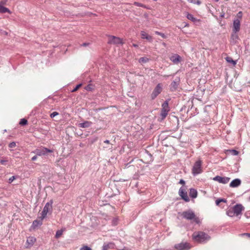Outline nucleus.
<instances>
[{
    "label": "nucleus",
    "mask_w": 250,
    "mask_h": 250,
    "mask_svg": "<svg viewBox=\"0 0 250 250\" xmlns=\"http://www.w3.org/2000/svg\"><path fill=\"white\" fill-rule=\"evenodd\" d=\"M53 204V201L51 200L49 202H47L45 206L44 207L43 210L41 213V216L40 217V219L43 220L44 218L46 217L47 213L49 211L50 209L52 208V205Z\"/></svg>",
    "instance_id": "nucleus-4"
},
{
    "label": "nucleus",
    "mask_w": 250,
    "mask_h": 250,
    "mask_svg": "<svg viewBox=\"0 0 250 250\" xmlns=\"http://www.w3.org/2000/svg\"><path fill=\"white\" fill-rule=\"evenodd\" d=\"M241 184V181L239 179H235L232 180L229 184V187L231 188H237Z\"/></svg>",
    "instance_id": "nucleus-15"
},
{
    "label": "nucleus",
    "mask_w": 250,
    "mask_h": 250,
    "mask_svg": "<svg viewBox=\"0 0 250 250\" xmlns=\"http://www.w3.org/2000/svg\"><path fill=\"white\" fill-rule=\"evenodd\" d=\"M58 114H59V113L57 112H53L52 113H51L50 114V117L51 118H53L55 116L58 115Z\"/></svg>",
    "instance_id": "nucleus-37"
},
{
    "label": "nucleus",
    "mask_w": 250,
    "mask_h": 250,
    "mask_svg": "<svg viewBox=\"0 0 250 250\" xmlns=\"http://www.w3.org/2000/svg\"><path fill=\"white\" fill-rule=\"evenodd\" d=\"M92 125V122L90 121H85L83 123H80L79 124V126L82 128H87L90 126Z\"/></svg>",
    "instance_id": "nucleus-18"
},
{
    "label": "nucleus",
    "mask_w": 250,
    "mask_h": 250,
    "mask_svg": "<svg viewBox=\"0 0 250 250\" xmlns=\"http://www.w3.org/2000/svg\"><path fill=\"white\" fill-rule=\"evenodd\" d=\"M42 224V220L41 219V220H36L33 221L32 224V227L34 229L38 227V226H41Z\"/></svg>",
    "instance_id": "nucleus-21"
},
{
    "label": "nucleus",
    "mask_w": 250,
    "mask_h": 250,
    "mask_svg": "<svg viewBox=\"0 0 250 250\" xmlns=\"http://www.w3.org/2000/svg\"><path fill=\"white\" fill-rule=\"evenodd\" d=\"M182 216L187 220H193L196 224H199L201 223L199 217H197L194 212L191 210L185 211L182 212Z\"/></svg>",
    "instance_id": "nucleus-2"
},
{
    "label": "nucleus",
    "mask_w": 250,
    "mask_h": 250,
    "mask_svg": "<svg viewBox=\"0 0 250 250\" xmlns=\"http://www.w3.org/2000/svg\"><path fill=\"white\" fill-rule=\"evenodd\" d=\"M0 13H8L9 14H11V11L7 8L0 5Z\"/></svg>",
    "instance_id": "nucleus-20"
},
{
    "label": "nucleus",
    "mask_w": 250,
    "mask_h": 250,
    "mask_svg": "<svg viewBox=\"0 0 250 250\" xmlns=\"http://www.w3.org/2000/svg\"><path fill=\"white\" fill-rule=\"evenodd\" d=\"M133 46L134 47H138V45H137V44H133Z\"/></svg>",
    "instance_id": "nucleus-48"
},
{
    "label": "nucleus",
    "mask_w": 250,
    "mask_h": 250,
    "mask_svg": "<svg viewBox=\"0 0 250 250\" xmlns=\"http://www.w3.org/2000/svg\"><path fill=\"white\" fill-rule=\"evenodd\" d=\"M65 229H62L60 230H58L57 231L55 237L57 238H59L61 236V235L62 234L63 232L64 231Z\"/></svg>",
    "instance_id": "nucleus-27"
},
{
    "label": "nucleus",
    "mask_w": 250,
    "mask_h": 250,
    "mask_svg": "<svg viewBox=\"0 0 250 250\" xmlns=\"http://www.w3.org/2000/svg\"><path fill=\"white\" fill-rule=\"evenodd\" d=\"M37 156L36 155V156H33V157L32 158L31 160H32V161H35V160L37 159Z\"/></svg>",
    "instance_id": "nucleus-44"
},
{
    "label": "nucleus",
    "mask_w": 250,
    "mask_h": 250,
    "mask_svg": "<svg viewBox=\"0 0 250 250\" xmlns=\"http://www.w3.org/2000/svg\"><path fill=\"white\" fill-rule=\"evenodd\" d=\"M243 235H247V236H249V237H250V233H244V234H243Z\"/></svg>",
    "instance_id": "nucleus-47"
},
{
    "label": "nucleus",
    "mask_w": 250,
    "mask_h": 250,
    "mask_svg": "<svg viewBox=\"0 0 250 250\" xmlns=\"http://www.w3.org/2000/svg\"><path fill=\"white\" fill-rule=\"evenodd\" d=\"M216 2L218 1L219 0H214Z\"/></svg>",
    "instance_id": "nucleus-49"
},
{
    "label": "nucleus",
    "mask_w": 250,
    "mask_h": 250,
    "mask_svg": "<svg viewBox=\"0 0 250 250\" xmlns=\"http://www.w3.org/2000/svg\"><path fill=\"white\" fill-rule=\"evenodd\" d=\"M8 160L7 159H4V160H1L0 161V163L1 164V165H6V163L8 162Z\"/></svg>",
    "instance_id": "nucleus-36"
},
{
    "label": "nucleus",
    "mask_w": 250,
    "mask_h": 250,
    "mask_svg": "<svg viewBox=\"0 0 250 250\" xmlns=\"http://www.w3.org/2000/svg\"><path fill=\"white\" fill-rule=\"evenodd\" d=\"M89 44V43H83L82 46H87Z\"/></svg>",
    "instance_id": "nucleus-45"
},
{
    "label": "nucleus",
    "mask_w": 250,
    "mask_h": 250,
    "mask_svg": "<svg viewBox=\"0 0 250 250\" xmlns=\"http://www.w3.org/2000/svg\"><path fill=\"white\" fill-rule=\"evenodd\" d=\"M202 161L201 160H198L195 163L192 169L193 174L196 175L202 172Z\"/></svg>",
    "instance_id": "nucleus-5"
},
{
    "label": "nucleus",
    "mask_w": 250,
    "mask_h": 250,
    "mask_svg": "<svg viewBox=\"0 0 250 250\" xmlns=\"http://www.w3.org/2000/svg\"><path fill=\"white\" fill-rule=\"evenodd\" d=\"M189 196L192 198H195L197 196V191L194 188H190L189 190Z\"/></svg>",
    "instance_id": "nucleus-19"
},
{
    "label": "nucleus",
    "mask_w": 250,
    "mask_h": 250,
    "mask_svg": "<svg viewBox=\"0 0 250 250\" xmlns=\"http://www.w3.org/2000/svg\"><path fill=\"white\" fill-rule=\"evenodd\" d=\"M108 43L113 44H123L122 39L114 36H108Z\"/></svg>",
    "instance_id": "nucleus-8"
},
{
    "label": "nucleus",
    "mask_w": 250,
    "mask_h": 250,
    "mask_svg": "<svg viewBox=\"0 0 250 250\" xmlns=\"http://www.w3.org/2000/svg\"><path fill=\"white\" fill-rule=\"evenodd\" d=\"M149 59L148 58L143 57L140 58L139 59V63H140L141 64H144V63H146L147 62H148L149 61Z\"/></svg>",
    "instance_id": "nucleus-23"
},
{
    "label": "nucleus",
    "mask_w": 250,
    "mask_h": 250,
    "mask_svg": "<svg viewBox=\"0 0 250 250\" xmlns=\"http://www.w3.org/2000/svg\"><path fill=\"white\" fill-rule=\"evenodd\" d=\"M155 34L161 36L164 39H166L167 38L166 36L164 33L159 32L158 31H155Z\"/></svg>",
    "instance_id": "nucleus-31"
},
{
    "label": "nucleus",
    "mask_w": 250,
    "mask_h": 250,
    "mask_svg": "<svg viewBox=\"0 0 250 250\" xmlns=\"http://www.w3.org/2000/svg\"><path fill=\"white\" fill-rule=\"evenodd\" d=\"M240 29V21L239 19H235L233 23V31L235 33L238 32Z\"/></svg>",
    "instance_id": "nucleus-14"
},
{
    "label": "nucleus",
    "mask_w": 250,
    "mask_h": 250,
    "mask_svg": "<svg viewBox=\"0 0 250 250\" xmlns=\"http://www.w3.org/2000/svg\"><path fill=\"white\" fill-rule=\"evenodd\" d=\"M109 248V244L103 246L102 250H108Z\"/></svg>",
    "instance_id": "nucleus-38"
},
{
    "label": "nucleus",
    "mask_w": 250,
    "mask_h": 250,
    "mask_svg": "<svg viewBox=\"0 0 250 250\" xmlns=\"http://www.w3.org/2000/svg\"><path fill=\"white\" fill-rule=\"evenodd\" d=\"M227 214L229 217H233L235 216V214L234 213L233 208H229L227 211Z\"/></svg>",
    "instance_id": "nucleus-24"
},
{
    "label": "nucleus",
    "mask_w": 250,
    "mask_h": 250,
    "mask_svg": "<svg viewBox=\"0 0 250 250\" xmlns=\"http://www.w3.org/2000/svg\"><path fill=\"white\" fill-rule=\"evenodd\" d=\"M221 202L226 203L227 200L224 199H220L216 200L215 201L216 205L221 206L222 208H224V206H221V205H220V203Z\"/></svg>",
    "instance_id": "nucleus-26"
},
{
    "label": "nucleus",
    "mask_w": 250,
    "mask_h": 250,
    "mask_svg": "<svg viewBox=\"0 0 250 250\" xmlns=\"http://www.w3.org/2000/svg\"><path fill=\"white\" fill-rule=\"evenodd\" d=\"M53 151L52 150L48 149L44 147H41L39 148L36 149L34 151H33V153L37 154V155L41 156H44L47 153H52Z\"/></svg>",
    "instance_id": "nucleus-6"
},
{
    "label": "nucleus",
    "mask_w": 250,
    "mask_h": 250,
    "mask_svg": "<svg viewBox=\"0 0 250 250\" xmlns=\"http://www.w3.org/2000/svg\"><path fill=\"white\" fill-rule=\"evenodd\" d=\"M187 1L194 4L200 5L201 3L199 0H187Z\"/></svg>",
    "instance_id": "nucleus-28"
},
{
    "label": "nucleus",
    "mask_w": 250,
    "mask_h": 250,
    "mask_svg": "<svg viewBox=\"0 0 250 250\" xmlns=\"http://www.w3.org/2000/svg\"><path fill=\"white\" fill-rule=\"evenodd\" d=\"M36 242V238L33 236H29L27 237L26 242V247L27 248H31L35 243Z\"/></svg>",
    "instance_id": "nucleus-13"
},
{
    "label": "nucleus",
    "mask_w": 250,
    "mask_h": 250,
    "mask_svg": "<svg viewBox=\"0 0 250 250\" xmlns=\"http://www.w3.org/2000/svg\"><path fill=\"white\" fill-rule=\"evenodd\" d=\"M213 180L223 184H227L230 180V178L227 177H221L216 176L213 178Z\"/></svg>",
    "instance_id": "nucleus-11"
},
{
    "label": "nucleus",
    "mask_w": 250,
    "mask_h": 250,
    "mask_svg": "<svg viewBox=\"0 0 250 250\" xmlns=\"http://www.w3.org/2000/svg\"><path fill=\"white\" fill-rule=\"evenodd\" d=\"M80 250H92L88 246H84L80 249Z\"/></svg>",
    "instance_id": "nucleus-32"
},
{
    "label": "nucleus",
    "mask_w": 250,
    "mask_h": 250,
    "mask_svg": "<svg viewBox=\"0 0 250 250\" xmlns=\"http://www.w3.org/2000/svg\"><path fill=\"white\" fill-rule=\"evenodd\" d=\"M187 18L191 21H192L193 22H196L197 21H199V20H198L197 19H196L195 18H194L193 17V16L191 14H189V13H188L187 15Z\"/></svg>",
    "instance_id": "nucleus-25"
},
{
    "label": "nucleus",
    "mask_w": 250,
    "mask_h": 250,
    "mask_svg": "<svg viewBox=\"0 0 250 250\" xmlns=\"http://www.w3.org/2000/svg\"><path fill=\"white\" fill-rule=\"evenodd\" d=\"M192 238L194 241L199 243H205L208 241L211 237L207 233L204 231H195L192 235Z\"/></svg>",
    "instance_id": "nucleus-1"
},
{
    "label": "nucleus",
    "mask_w": 250,
    "mask_h": 250,
    "mask_svg": "<svg viewBox=\"0 0 250 250\" xmlns=\"http://www.w3.org/2000/svg\"><path fill=\"white\" fill-rule=\"evenodd\" d=\"M134 4L137 6H139V7H144L145 8H147L146 6L145 5H144L141 3L138 2H134Z\"/></svg>",
    "instance_id": "nucleus-29"
},
{
    "label": "nucleus",
    "mask_w": 250,
    "mask_h": 250,
    "mask_svg": "<svg viewBox=\"0 0 250 250\" xmlns=\"http://www.w3.org/2000/svg\"><path fill=\"white\" fill-rule=\"evenodd\" d=\"M169 110L170 108L168 106V103L166 101L162 105V109L160 115L162 120L166 118Z\"/></svg>",
    "instance_id": "nucleus-3"
},
{
    "label": "nucleus",
    "mask_w": 250,
    "mask_h": 250,
    "mask_svg": "<svg viewBox=\"0 0 250 250\" xmlns=\"http://www.w3.org/2000/svg\"><path fill=\"white\" fill-rule=\"evenodd\" d=\"M82 86V84H78L76 87L73 89L72 90V92H75L77 90L79 89V88Z\"/></svg>",
    "instance_id": "nucleus-35"
},
{
    "label": "nucleus",
    "mask_w": 250,
    "mask_h": 250,
    "mask_svg": "<svg viewBox=\"0 0 250 250\" xmlns=\"http://www.w3.org/2000/svg\"><path fill=\"white\" fill-rule=\"evenodd\" d=\"M7 2V0H3L0 2V5L3 6Z\"/></svg>",
    "instance_id": "nucleus-41"
},
{
    "label": "nucleus",
    "mask_w": 250,
    "mask_h": 250,
    "mask_svg": "<svg viewBox=\"0 0 250 250\" xmlns=\"http://www.w3.org/2000/svg\"><path fill=\"white\" fill-rule=\"evenodd\" d=\"M225 60L228 63H231L233 66L236 64V61H234L230 57H227Z\"/></svg>",
    "instance_id": "nucleus-22"
},
{
    "label": "nucleus",
    "mask_w": 250,
    "mask_h": 250,
    "mask_svg": "<svg viewBox=\"0 0 250 250\" xmlns=\"http://www.w3.org/2000/svg\"><path fill=\"white\" fill-rule=\"evenodd\" d=\"M85 89L88 91H91L93 89L92 85L91 84H88V85H87L85 87Z\"/></svg>",
    "instance_id": "nucleus-33"
},
{
    "label": "nucleus",
    "mask_w": 250,
    "mask_h": 250,
    "mask_svg": "<svg viewBox=\"0 0 250 250\" xmlns=\"http://www.w3.org/2000/svg\"><path fill=\"white\" fill-rule=\"evenodd\" d=\"M141 36L142 39H146L149 42H152L153 38L152 36L149 35L147 33L144 31L141 32Z\"/></svg>",
    "instance_id": "nucleus-16"
},
{
    "label": "nucleus",
    "mask_w": 250,
    "mask_h": 250,
    "mask_svg": "<svg viewBox=\"0 0 250 250\" xmlns=\"http://www.w3.org/2000/svg\"><path fill=\"white\" fill-rule=\"evenodd\" d=\"M162 90V85L161 83L158 84L155 88H154L152 94V99H155L161 92Z\"/></svg>",
    "instance_id": "nucleus-9"
},
{
    "label": "nucleus",
    "mask_w": 250,
    "mask_h": 250,
    "mask_svg": "<svg viewBox=\"0 0 250 250\" xmlns=\"http://www.w3.org/2000/svg\"><path fill=\"white\" fill-rule=\"evenodd\" d=\"M15 177L13 176L12 177H11L9 179V183H11L15 179Z\"/></svg>",
    "instance_id": "nucleus-39"
},
{
    "label": "nucleus",
    "mask_w": 250,
    "mask_h": 250,
    "mask_svg": "<svg viewBox=\"0 0 250 250\" xmlns=\"http://www.w3.org/2000/svg\"><path fill=\"white\" fill-rule=\"evenodd\" d=\"M237 17L238 18H240V19H241L242 18V12H239L237 13Z\"/></svg>",
    "instance_id": "nucleus-40"
},
{
    "label": "nucleus",
    "mask_w": 250,
    "mask_h": 250,
    "mask_svg": "<svg viewBox=\"0 0 250 250\" xmlns=\"http://www.w3.org/2000/svg\"><path fill=\"white\" fill-rule=\"evenodd\" d=\"M174 248L177 250H188L191 248V246L189 243L182 242L179 244H176L174 246Z\"/></svg>",
    "instance_id": "nucleus-7"
},
{
    "label": "nucleus",
    "mask_w": 250,
    "mask_h": 250,
    "mask_svg": "<svg viewBox=\"0 0 250 250\" xmlns=\"http://www.w3.org/2000/svg\"><path fill=\"white\" fill-rule=\"evenodd\" d=\"M232 152H233V154L234 155H237V154H238V151H236V150H232Z\"/></svg>",
    "instance_id": "nucleus-43"
},
{
    "label": "nucleus",
    "mask_w": 250,
    "mask_h": 250,
    "mask_svg": "<svg viewBox=\"0 0 250 250\" xmlns=\"http://www.w3.org/2000/svg\"><path fill=\"white\" fill-rule=\"evenodd\" d=\"M27 124V121L25 119H21L20 122V124L21 125H26Z\"/></svg>",
    "instance_id": "nucleus-30"
},
{
    "label": "nucleus",
    "mask_w": 250,
    "mask_h": 250,
    "mask_svg": "<svg viewBox=\"0 0 250 250\" xmlns=\"http://www.w3.org/2000/svg\"><path fill=\"white\" fill-rule=\"evenodd\" d=\"M16 146V143L14 142H11L9 144V147L10 148L15 147Z\"/></svg>",
    "instance_id": "nucleus-34"
},
{
    "label": "nucleus",
    "mask_w": 250,
    "mask_h": 250,
    "mask_svg": "<svg viewBox=\"0 0 250 250\" xmlns=\"http://www.w3.org/2000/svg\"><path fill=\"white\" fill-rule=\"evenodd\" d=\"M104 143H106V144H109V140H105L104 141Z\"/></svg>",
    "instance_id": "nucleus-46"
},
{
    "label": "nucleus",
    "mask_w": 250,
    "mask_h": 250,
    "mask_svg": "<svg viewBox=\"0 0 250 250\" xmlns=\"http://www.w3.org/2000/svg\"><path fill=\"white\" fill-rule=\"evenodd\" d=\"M179 195L181 196L182 199L185 201L188 202L189 201V198L186 189L183 188H181L179 190Z\"/></svg>",
    "instance_id": "nucleus-10"
},
{
    "label": "nucleus",
    "mask_w": 250,
    "mask_h": 250,
    "mask_svg": "<svg viewBox=\"0 0 250 250\" xmlns=\"http://www.w3.org/2000/svg\"><path fill=\"white\" fill-rule=\"evenodd\" d=\"M179 183L182 185H184L185 184V182L183 179H181Z\"/></svg>",
    "instance_id": "nucleus-42"
},
{
    "label": "nucleus",
    "mask_w": 250,
    "mask_h": 250,
    "mask_svg": "<svg viewBox=\"0 0 250 250\" xmlns=\"http://www.w3.org/2000/svg\"><path fill=\"white\" fill-rule=\"evenodd\" d=\"M235 216H238L242 214V211L244 210V207L240 204H237L233 207Z\"/></svg>",
    "instance_id": "nucleus-12"
},
{
    "label": "nucleus",
    "mask_w": 250,
    "mask_h": 250,
    "mask_svg": "<svg viewBox=\"0 0 250 250\" xmlns=\"http://www.w3.org/2000/svg\"><path fill=\"white\" fill-rule=\"evenodd\" d=\"M170 60L174 63L177 64L181 61V57L178 54H175L170 58Z\"/></svg>",
    "instance_id": "nucleus-17"
}]
</instances>
